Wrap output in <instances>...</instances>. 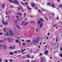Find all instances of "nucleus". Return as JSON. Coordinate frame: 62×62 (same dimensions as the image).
I'll return each mask as SVG.
<instances>
[{
  "mask_svg": "<svg viewBox=\"0 0 62 62\" xmlns=\"http://www.w3.org/2000/svg\"><path fill=\"white\" fill-rule=\"evenodd\" d=\"M1 46H3L4 50L7 49V46L6 45H0V47Z\"/></svg>",
  "mask_w": 62,
  "mask_h": 62,
  "instance_id": "f257e3e1",
  "label": "nucleus"
},
{
  "mask_svg": "<svg viewBox=\"0 0 62 62\" xmlns=\"http://www.w3.org/2000/svg\"><path fill=\"white\" fill-rule=\"evenodd\" d=\"M10 35L11 36H12L13 35V32H12L11 30L10 31Z\"/></svg>",
  "mask_w": 62,
  "mask_h": 62,
  "instance_id": "f03ea898",
  "label": "nucleus"
},
{
  "mask_svg": "<svg viewBox=\"0 0 62 62\" xmlns=\"http://www.w3.org/2000/svg\"><path fill=\"white\" fill-rule=\"evenodd\" d=\"M46 60V59H43V58L41 59V62H44V61H45V60Z\"/></svg>",
  "mask_w": 62,
  "mask_h": 62,
  "instance_id": "7ed1b4c3",
  "label": "nucleus"
},
{
  "mask_svg": "<svg viewBox=\"0 0 62 62\" xmlns=\"http://www.w3.org/2000/svg\"><path fill=\"white\" fill-rule=\"evenodd\" d=\"M13 1L14 2H15L16 3L18 4V1L17 0H14Z\"/></svg>",
  "mask_w": 62,
  "mask_h": 62,
  "instance_id": "20e7f679",
  "label": "nucleus"
},
{
  "mask_svg": "<svg viewBox=\"0 0 62 62\" xmlns=\"http://www.w3.org/2000/svg\"><path fill=\"white\" fill-rule=\"evenodd\" d=\"M20 41L19 40H16V42L17 43H18Z\"/></svg>",
  "mask_w": 62,
  "mask_h": 62,
  "instance_id": "39448f33",
  "label": "nucleus"
},
{
  "mask_svg": "<svg viewBox=\"0 0 62 62\" xmlns=\"http://www.w3.org/2000/svg\"><path fill=\"white\" fill-rule=\"evenodd\" d=\"M26 56H27V58H29L30 57V55H29V54H27L26 55Z\"/></svg>",
  "mask_w": 62,
  "mask_h": 62,
  "instance_id": "423d86ee",
  "label": "nucleus"
},
{
  "mask_svg": "<svg viewBox=\"0 0 62 62\" xmlns=\"http://www.w3.org/2000/svg\"><path fill=\"white\" fill-rule=\"evenodd\" d=\"M8 39V42H11V39L10 38H8L7 39Z\"/></svg>",
  "mask_w": 62,
  "mask_h": 62,
  "instance_id": "0eeeda50",
  "label": "nucleus"
},
{
  "mask_svg": "<svg viewBox=\"0 0 62 62\" xmlns=\"http://www.w3.org/2000/svg\"><path fill=\"white\" fill-rule=\"evenodd\" d=\"M48 51L47 50H46V51H45V52L44 53H45V54H47L48 53Z\"/></svg>",
  "mask_w": 62,
  "mask_h": 62,
  "instance_id": "6e6552de",
  "label": "nucleus"
},
{
  "mask_svg": "<svg viewBox=\"0 0 62 62\" xmlns=\"http://www.w3.org/2000/svg\"><path fill=\"white\" fill-rule=\"evenodd\" d=\"M27 8H28V9L29 10H31V8H29V7L27 6Z\"/></svg>",
  "mask_w": 62,
  "mask_h": 62,
  "instance_id": "1a4fd4ad",
  "label": "nucleus"
},
{
  "mask_svg": "<svg viewBox=\"0 0 62 62\" xmlns=\"http://www.w3.org/2000/svg\"><path fill=\"white\" fill-rule=\"evenodd\" d=\"M2 8L4 9V8L5 7V5L4 4H3L2 5Z\"/></svg>",
  "mask_w": 62,
  "mask_h": 62,
  "instance_id": "9d476101",
  "label": "nucleus"
},
{
  "mask_svg": "<svg viewBox=\"0 0 62 62\" xmlns=\"http://www.w3.org/2000/svg\"><path fill=\"white\" fill-rule=\"evenodd\" d=\"M28 23H26V22H25V23H24V26H26V25L28 24Z\"/></svg>",
  "mask_w": 62,
  "mask_h": 62,
  "instance_id": "9b49d317",
  "label": "nucleus"
},
{
  "mask_svg": "<svg viewBox=\"0 0 62 62\" xmlns=\"http://www.w3.org/2000/svg\"><path fill=\"white\" fill-rule=\"evenodd\" d=\"M41 23V22L40 21H38V23L39 24H40Z\"/></svg>",
  "mask_w": 62,
  "mask_h": 62,
  "instance_id": "f8f14e48",
  "label": "nucleus"
},
{
  "mask_svg": "<svg viewBox=\"0 0 62 62\" xmlns=\"http://www.w3.org/2000/svg\"><path fill=\"white\" fill-rule=\"evenodd\" d=\"M51 4L50 3H48L47 4V5L48 6H49V5H50Z\"/></svg>",
  "mask_w": 62,
  "mask_h": 62,
  "instance_id": "ddd939ff",
  "label": "nucleus"
},
{
  "mask_svg": "<svg viewBox=\"0 0 62 62\" xmlns=\"http://www.w3.org/2000/svg\"><path fill=\"white\" fill-rule=\"evenodd\" d=\"M59 7L60 8H62V4L59 5Z\"/></svg>",
  "mask_w": 62,
  "mask_h": 62,
  "instance_id": "4468645a",
  "label": "nucleus"
},
{
  "mask_svg": "<svg viewBox=\"0 0 62 62\" xmlns=\"http://www.w3.org/2000/svg\"><path fill=\"white\" fill-rule=\"evenodd\" d=\"M20 7H21V9H22V12H24V11H23V9L22 8V7L21 6H20Z\"/></svg>",
  "mask_w": 62,
  "mask_h": 62,
  "instance_id": "2eb2a0df",
  "label": "nucleus"
},
{
  "mask_svg": "<svg viewBox=\"0 0 62 62\" xmlns=\"http://www.w3.org/2000/svg\"><path fill=\"white\" fill-rule=\"evenodd\" d=\"M39 41V38H37V43H38Z\"/></svg>",
  "mask_w": 62,
  "mask_h": 62,
  "instance_id": "dca6fc26",
  "label": "nucleus"
},
{
  "mask_svg": "<svg viewBox=\"0 0 62 62\" xmlns=\"http://www.w3.org/2000/svg\"><path fill=\"white\" fill-rule=\"evenodd\" d=\"M8 24V23L7 22H5L4 23V25H6L7 24Z\"/></svg>",
  "mask_w": 62,
  "mask_h": 62,
  "instance_id": "f3484780",
  "label": "nucleus"
},
{
  "mask_svg": "<svg viewBox=\"0 0 62 62\" xmlns=\"http://www.w3.org/2000/svg\"><path fill=\"white\" fill-rule=\"evenodd\" d=\"M10 54H14V53L12 52H10Z\"/></svg>",
  "mask_w": 62,
  "mask_h": 62,
  "instance_id": "a211bd4d",
  "label": "nucleus"
},
{
  "mask_svg": "<svg viewBox=\"0 0 62 62\" xmlns=\"http://www.w3.org/2000/svg\"><path fill=\"white\" fill-rule=\"evenodd\" d=\"M16 26L17 27V28H20V27H19V26L18 25H17V26Z\"/></svg>",
  "mask_w": 62,
  "mask_h": 62,
  "instance_id": "6ab92c4d",
  "label": "nucleus"
},
{
  "mask_svg": "<svg viewBox=\"0 0 62 62\" xmlns=\"http://www.w3.org/2000/svg\"><path fill=\"white\" fill-rule=\"evenodd\" d=\"M43 24V23H41V24L40 25V28H41V27H42V25Z\"/></svg>",
  "mask_w": 62,
  "mask_h": 62,
  "instance_id": "aec40b11",
  "label": "nucleus"
},
{
  "mask_svg": "<svg viewBox=\"0 0 62 62\" xmlns=\"http://www.w3.org/2000/svg\"><path fill=\"white\" fill-rule=\"evenodd\" d=\"M9 0V1L13 3V2H12L13 1L12 0Z\"/></svg>",
  "mask_w": 62,
  "mask_h": 62,
  "instance_id": "412c9836",
  "label": "nucleus"
},
{
  "mask_svg": "<svg viewBox=\"0 0 62 62\" xmlns=\"http://www.w3.org/2000/svg\"><path fill=\"white\" fill-rule=\"evenodd\" d=\"M21 3L22 5L23 6H24V3H23L22 2H21Z\"/></svg>",
  "mask_w": 62,
  "mask_h": 62,
  "instance_id": "4be33fe9",
  "label": "nucleus"
},
{
  "mask_svg": "<svg viewBox=\"0 0 62 62\" xmlns=\"http://www.w3.org/2000/svg\"><path fill=\"white\" fill-rule=\"evenodd\" d=\"M23 46H25V43H23L22 44Z\"/></svg>",
  "mask_w": 62,
  "mask_h": 62,
  "instance_id": "5701e85b",
  "label": "nucleus"
},
{
  "mask_svg": "<svg viewBox=\"0 0 62 62\" xmlns=\"http://www.w3.org/2000/svg\"><path fill=\"white\" fill-rule=\"evenodd\" d=\"M4 31H5V32H6V29L4 28Z\"/></svg>",
  "mask_w": 62,
  "mask_h": 62,
  "instance_id": "b1692460",
  "label": "nucleus"
},
{
  "mask_svg": "<svg viewBox=\"0 0 62 62\" xmlns=\"http://www.w3.org/2000/svg\"><path fill=\"white\" fill-rule=\"evenodd\" d=\"M32 7H35V4H32Z\"/></svg>",
  "mask_w": 62,
  "mask_h": 62,
  "instance_id": "393cba45",
  "label": "nucleus"
},
{
  "mask_svg": "<svg viewBox=\"0 0 62 62\" xmlns=\"http://www.w3.org/2000/svg\"><path fill=\"white\" fill-rule=\"evenodd\" d=\"M40 20L42 22H43V19H40Z\"/></svg>",
  "mask_w": 62,
  "mask_h": 62,
  "instance_id": "a878e982",
  "label": "nucleus"
},
{
  "mask_svg": "<svg viewBox=\"0 0 62 62\" xmlns=\"http://www.w3.org/2000/svg\"><path fill=\"white\" fill-rule=\"evenodd\" d=\"M3 40L0 41V43H1V42H3Z\"/></svg>",
  "mask_w": 62,
  "mask_h": 62,
  "instance_id": "bb28decb",
  "label": "nucleus"
},
{
  "mask_svg": "<svg viewBox=\"0 0 62 62\" xmlns=\"http://www.w3.org/2000/svg\"><path fill=\"white\" fill-rule=\"evenodd\" d=\"M44 18L46 19V20H47V21H48V19H47V18H46V17H44Z\"/></svg>",
  "mask_w": 62,
  "mask_h": 62,
  "instance_id": "cd10ccee",
  "label": "nucleus"
},
{
  "mask_svg": "<svg viewBox=\"0 0 62 62\" xmlns=\"http://www.w3.org/2000/svg\"><path fill=\"white\" fill-rule=\"evenodd\" d=\"M2 24H4V21H3V20L2 21Z\"/></svg>",
  "mask_w": 62,
  "mask_h": 62,
  "instance_id": "c85d7f7f",
  "label": "nucleus"
},
{
  "mask_svg": "<svg viewBox=\"0 0 62 62\" xmlns=\"http://www.w3.org/2000/svg\"><path fill=\"white\" fill-rule=\"evenodd\" d=\"M52 7H54V4H52Z\"/></svg>",
  "mask_w": 62,
  "mask_h": 62,
  "instance_id": "c756f323",
  "label": "nucleus"
},
{
  "mask_svg": "<svg viewBox=\"0 0 62 62\" xmlns=\"http://www.w3.org/2000/svg\"><path fill=\"white\" fill-rule=\"evenodd\" d=\"M38 10L39 12L40 13H41V11L39 9Z\"/></svg>",
  "mask_w": 62,
  "mask_h": 62,
  "instance_id": "7c9ffc66",
  "label": "nucleus"
},
{
  "mask_svg": "<svg viewBox=\"0 0 62 62\" xmlns=\"http://www.w3.org/2000/svg\"><path fill=\"white\" fill-rule=\"evenodd\" d=\"M27 41L28 42H30V40H28Z\"/></svg>",
  "mask_w": 62,
  "mask_h": 62,
  "instance_id": "2f4dec72",
  "label": "nucleus"
},
{
  "mask_svg": "<svg viewBox=\"0 0 62 62\" xmlns=\"http://www.w3.org/2000/svg\"><path fill=\"white\" fill-rule=\"evenodd\" d=\"M12 48V47H9V48L10 49H13V48Z\"/></svg>",
  "mask_w": 62,
  "mask_h": 62,
  "instance_id": "473e14b6",
  "label": "nucleus"
},
{
  "mask_svg": "<svg viewBox=\"0 0 62 62\" xmlns=\"http://www.w3.org/2000/svg\"><path fill=\"white\" fill-rule=\"evenodd\" d=\"M58 38H56V42H57V39H58Z\"/></svg>",
  "mask_w": 62,
  "mask_h": 62,
  "instance_id": "72a5a7b5",
  "label": "nucleus"
},
{
  "mask_svg": "<svg viewBox=\"0 0 62 62\" xmlns=\"http://www.w3.org/2000/svg\"><path fill=\"white\" fill-rule=\"evenodd\" d=\"M24 21H23V22H22V23H21L22 25L24 23Z\"/></svg>",
  "mask_w": 62,
  "mask_h": 62,
  "instance_id": "f704fd0d",
  "label": "nucleus"
},
{
  "mask_svg": "<svg viewBox=\"0 0 62 62\" xmlns=\"http://www.w3.org/2000/svg\"><path fill=\"white\" fill-rule=\"evenodd\" d=\"M24 17H25L26 16V14H25V13H24Z\"/></svg>",
  "mask_w": 62,
  "mask_h": 62,
  "instance_id": "c9c22d12",
  "label": "nucleus"
},
{
  "mask_svg": "<svg viewBox=\"0 0 62 62\" xmlns=\"http://www.w3.org/2000/svg\"><path fill=\"white\" fill-rule=\"evenodd\" d=\"M60 56L61 57H62V54H60Z\"/></svg>",
  "mask_w": 62,
  "mask_h": 62,
  "instance_id": "e433bc0d",
  "label": "nucleus"
},
{
  "mask_svg": "<svg viewBox=\"0 0 62 62\" xmlns=\"http://www.w3.org/2000/svg\"><path fill=\"white\" fill-rule=\"evenodd\" d=\"M5 62H8V61L7 60H5Z\"/></svg>",
  "mask_w": 62,
  "mask_h": 62,
  "instance_id": "4c0bfd02",
  "label": "nucleus"
},
{
  "mask_svg": "<svg viewBox=\"0 0 62 62\" xmlns=\"http://www.w3.org/2000/svg\"><path fill=\"white\" fill-rule=\"evenodd\" d=\"M50 35V34L49 33H48V36H49Z\"/></svg>",
  "mask_w": 62,
  "mask_h": 62,
  "instance_id": "58836bf2",
  "label": "nucleus"
},
{
  "mask_svg": "<svg viewBox=\"0 0 62 62\" xmlns=\"http://www.w3.org/2000/svg\"><path fill=\"white\" fill-rule=\"evenodd\" d=\"M41 9H42V10H43V11H45L44 9H43V8H42Z\"/></svg>",
  "mask_w": 62,
  "mask_h": 62,
  "instance_id": "ea45409f",
  "label": "nucleus"
},
{
  "mask_svg": "<svg viewBox=\"0 0 62 62\" xmlns=\"http://www.w3.org/2000/svg\"><path fill=\"white\" fill-rule=\"evenodd\" d=\"M21 9V8H20V7H19L18 8V9L19 10H20Z\"/></svg>",
  "mask_w": 62,
  "mask_h": 62,
  "instance_id": "a19ab883",
  "label": "nucleus"
},
{
  "mask_svg": "<svg viewBox=\"0 0 62 62\" xmlns=\"http://www.w3.org/2000/svg\"><path fill=\"white\" fill-rule=\"evenodd\" d=\"M22 54H25L26 53H22Z\"/></svg>",
  "mask_w": 62,
  "mask_h": 62,
  "instance_id": "79ce46f5",
  "label": "nucleus"
},
{
  "mask_svg": "<svg viewBox=\"0 0 62 62\" xmlns=\"http://www.w3.org/2000/svg\"><path fill=\"white\" fill-rule=\"evenodd\" d=\"M2 32L0 33V35H2Z\"/></svg>",
  "mask_w": 62,
  "mask_h": 62,
  "instance_id": "37998d69",
  "label": "nucleus"
},
{
  "mask_svg": "<svg viewBox=\"0 0 62 62\" xmlns=\"http://www.w3.org/2000/svg\"><path fill=\"white\" fill-rule=\"evenodd\" d=\"M11 13V11L10 10L9 11V13Z\"/></svg>",
  "mask_w": 62,
  "mask_h": 62,
  "instance_id": "c03bdc74",
  "label": "nucleus"
},
{
  "mask_svg": "<svg viewBox=\"0 0 62 62\" xmlns=\"http://www.w3.org/2000/svg\"><path fill=\"white\" fill-rule=\"evenodd\" d=\"M22 15L21 14V13H20L19 14V15H20V16H21Z\"/></svg>",
  "mask_w": 62,
  "mask_h": 62,
  "instance_id": "a18cd8bd",
  "label": "nucleus"
},
{
  "mask_svg": "<svg viewBox=\"0 0 62 62\" xmlns=\"http://www.w3.org/2000/svg\"><path fill=\"white\" fill-rule=\"evenodd\" d=\"M11 7L13 8V6L12 5H11Z\"/></svg>",
  "mask_w": 62,
  "mask_h": 62,
  "instance_id": "49530a36",
  "label": "nucleus"
},
{
  "mask_svg": "<svg viewBox=\"0 0 62 62\" xmlns=\"http://www.w3.org/2000/svg\"><path fill=\"white\" fill-rule=\"evenodd\" d=\"M25 5H28V3H25Z\"/></svg>",
  "mask_w": 62,
  "mask_h": 62,
  "instance_id": "de8ad7c7",
  "label": "nucleus"
},
{
  "mask_svg": "<svg viewBox=\"0 0 62 62\" xmlns=\"http://www.w3.org/2000/svg\"><path fill=\"white\" fill-rule=\"evenodd\" d=\"M5 13H6V15H8V13H7V11H6V12H5Z\"/></svg>",
  "mask_w": 62,
  "mask_h": 62,
  "instance_id": "09e8293b",
  "label": "nucleus"
},
{
  "mask_svg": "<svg viewBox=\"0 0 62 62\" xmlns=\"http://www.w3.org/2000/svg\"><path fill=\"white\" fill-rule=\"evenodd\" d=\"M14 53H17V51H14Z\"/></svg>",
  "mask_w": 62,
  "mask_h": 62,
  "instance_id": "8fccbe9b",
  "label": "nucleus"
},
{
  "mask_svg": "<svg viewBox=\"0 0 62 62\" xmlns=\"http://www.w3.org/2000/svg\"><path fill=\"white\" fill-rule=\"evenodd\" d=\"M60 50H62V47L60 48Z\"/></svg>",
  "mask_w": 62,
  "mask_h": 62,
  "instance_id": "3c124183",
  "label": "nucleus"
},
{
  "mask_svg": "<svg viewBox=\"0 0 62 62\" xmlns=\"http://www.w3.org/2000/svg\"><path fill=\"white\" fill-rule=\"evenodd\" d=\"M21 46V42H20V44H19Z\"/></svg>",
  "mask_w": 62,
  "mask_h": 62,
  "instance_id": "603ef678",
  "label": "nucleus"
},
{
  "mask_svg": "<svg viewBox=\"0 0 62 62\" xmlns=\"http://www.w3.org/2000/svg\"><path fill=\"white\" fill-rule=\"evenodd\" d=\"M48 39V37H47V38H46V39Z\"/></svg>",
  "mask_w": 62,
  "mask_h": 62,
  "instance_id": "864d4df0",
  "label": "nucleus"
},
{
  "mask_svg": "<svg viewBox=\"0 0 62 62\" xmlns=\"http://www.w3.org/2000/svg\"><path fill=\"white\" fill-rule=\"evenodd\" d=\"M10 62H12V60H10Z\"/></svg>",
  "mask_w": 62,
  "mask_h": 62,
  "instance_id": "5fc2aeb1",
  "label": "nucleus"
},
{
  "mask_svg": "<svg viewBox=\"0 0 62 62\" xmlns=\"http://www.w3.org/2000/svg\"><path fill=\"white\" fill-rule=\"evenodd\" d=\"M31 23H35V22H33V21H32V22H31Z\"/></svg>",
  "mask_w": 62,
  "mask_h": 62,
  "instance_id": "6e6d98bb",
  "label": "nucleus"
},
{
  "mask_svg": "<svg viewBox=\"0 0 62 62\" xmlns=\"http://www.w3.org/2000/svg\"><path fill=\"white\" fill-rule=\"evenodd\" d=\"M42 55V54H39V55L40 56H41Z\"/></svg>",
  "mask_w": 62,
  "mask_h": 62,
  "instance_id": "4d7b16f0",
  "label": "nucleus"
},
{
  "mask_svg": "<svg viewBox=\"0 0 62 62\" xmlns=\"http://www.w3.org/2000/svg\"><path fill=\"white\" fill-rule=\"evenodd\" d=\"M56 19H59V18L58 17H57V18H56Z\"/></svg>",
  "mask_w": 62,
  "mask_h": 62,
  "instance_id": "13d9d810",
  "label": "nucleus"
},
{
  "mask_svg": "<svg viewBox=\"0 0 62 62\" xmlns=\"http://www.w3.org/2000/svg\"><path fill=\"white\" fill-rule=\"evenodd\" d=\"M56 26V25H53V27Z\"/></svg>",
  "mask_w": 62,
  "mask_h": 62,
  "instance_id": "bf43d9fd",
  "label": "nucleus"
},
{
  "mask_svg": "<svg viewBox=\"0 0 62 62\" xmlns=\"http://www.w3.org/2000/svg\"><path fill=\"white\" fill-rule=\"evenodd\" d=\"M50 58H51V59H52V57H50Z\"/></svg>",
  "mask_w": 62,
  "mask_h": 62,
  "instance_id": "052dcab7",
  "label": "nucleus"
},
{
  "mask_svg": "<svg viewBox=\"0 0 62 62\" xmlns=\"http://www.w3.org/2000/svg\"><path fill=\"white\" fill-rule=\"evenodd\" d=\"M34 41H35V42H36V39L34 40Z\"/></svg>",
  "mask_w": 62,
  "mask_h": 62,
  "instance_id": "680f3d73",
  "label": "nucleus"
},
{
  "mask_svg": "<svg viewBox=\"0 0 62 62\" xmlns=\"http://www.w3.org/2000/svg\"><path fill=\"white\" fill-rule=\"evenodd\" d=\"M42 44V43H40V44L39 45H41Z\"/></svg>",
  "mask_w": 62,
  "mask_h": 62,
  "instance_id": "e2e57ef3",
  "label": "nucleus"
},
{
  "mask_svg": "<svg viewBox=\"0 0 62 62\" xmlns=\"http://www.w3.org/2000/svg\"><path fill=\"white\" fill-rule=\"evenodd\" d=\"M16 17H17V18H19V16H16Z\"/></svg>",
  "mask_w": 62,
  "mask_h": 62,
  "instance_id": "0e129e2a",
  "label": "nucleus"
},
{
  "mask_svg": "<svg viewBox=\"0 0 62 62\" xmlns=\"http://www.w3.org/2000/svg\"><path fill=\"white\" fill-rule=\"evenodd\" d=\"M38 47L39 48H40V46H38Z\"/></svg>",
  "mask_w": 62,
  "mask_h": 62,
  "instance_id": "69168bd1",
  "label": "nucleus"
},
{
  "mask_svg": "<svg viewBox=\"0 0 62 62\" xmlns=\"http://www.w3.org/2000/svg\"><path fill=\"white\" fill-rule=\"evenodd\" d=\"M7 35H9V34H8V33H7Z\"/></svg>",
  "mask_w": 62,
  "mask_h": 62,
  "instance_id": "338daca9",
  "label": "nucleus"
},
{
  "mask_svg": "<svg viewBox=\"0 0 62 62\" xmlns=\"http://www.w3.org/2000/svg\"><path fill=\"white\" fill-rule=\"evenodd\" d=\"M32 16H31V18H32Z\"/></svg>",
  "mask_w": 62,
  "mask_h": 62,
  "instance_id": "774afa93",
  "label": "nucleus"
}]
</instances>
